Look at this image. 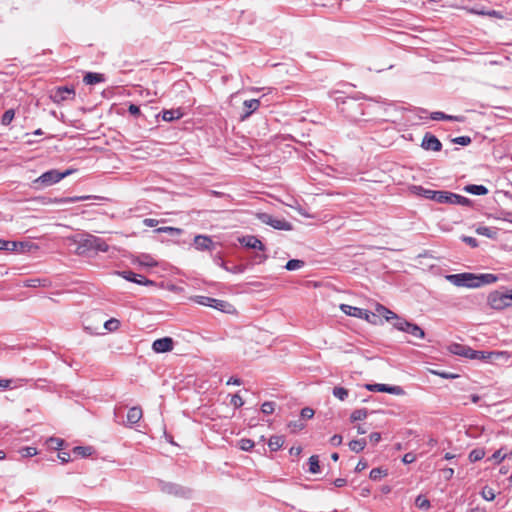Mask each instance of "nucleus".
<instances>
[{"label": "nucleus", "instance_id": "1", "mask_svg": "<svg viewBox=\"0 0 512 512\" xmlns=\"http://www.w3.org/2000/svg\"><path fill=\"white\" fill-rule=\"evenodd\" d=\"M446 280L457 287L478 288L495 283L498 277L492 273L473 274L469 272L446 275Z\"/></svg>", "mask_w": 512, "mask_h": 512}, {"label": "nucleus", "instance_id": "2", "mask_svg": "<svg viewBox=\"0 0 512 512\" xmlns=\"http://www.w3.org/2000/svg\"><path fill=\"white\" fill-rule=\"evenodd\" d=\"M338 106L340 112L350 121H358L364 115V104L355 98L347 97Z\"/></svg>", "mask_w": 512, "mask_h": 512}, {"label": "nucleus", "instance_id": "3", "mask_svg": "<svg viewBox=\"0 0 512 512\" xmlns=\"http://www.w3.org/2000/svg\"><path fill=\"white\" fill-rule=\"evenodd\" d=\"M74 171L75 170L73 169H67L63 172H60L56 169L46 171L33 181L34 188L41 189L49 187L60 182L63 178L71 175Z\"/></svg>", "mask_w": 512, "mask_h": 512}, {"label": "nucleus", "instance_id": "4", "mask_svg": "<svg viewBox=\"0 0 512 512\" xmlns=\"http://www.w3.org/2000/svg\"><path fill=\"white\" fill-rule=\"evenodd\" d=\"M109 250V245L100 237L94 235H87L83 238L77 247V251L79 254H84L87 252H107Z\"/></svg>", "mask_w": 512, "mask_h": 512}, {"label": "nucleus", "instance_id": "5", "mask_svg": "<svg viewBox=\"0 0 512 512\" xmlns=\"http://www.w3.org/2000/svg\"><path fill=\"white\" fill-rule=\"evenodd\" d=\"M487 303L491 309L502 310L512 306V290L510 292L492 291L487 296Z\"/></svg>", "mask_w": 512, "mask_h": 512}, {"label": "nucleus", "instance_id": "6", "mask_svg": "<svg viewBox=\"0 0 512 512\" xmlns=\"http://www.w3.org/2000/svg\"><path fill=\"white\" fill-rule=\"evenodd\" d=\"M439 203L450 204V205H461V206H467V207L472 205V201L469 198L464 197L459 194H456V193H453V192H450V191H445V190H440Z\"/></svg>", "mask_w": 512, "mask_h": 512}, {"label": "nucleus", "instance_id": "7", "mask_svg": "<svg viewBox=\"0 0 512 512\" xmlns=\"http://www.w3.org/2000/svg\"><path fill=\"white\" fill-rule=\"evenodd\" d=\"M192 300L203 306L212 307L222 312H229V309L232 307L230 303L224 300L215 299L207 296L197 295L192 298Z\"/></svg>", "mask_w": 512, "mask_h": 512}, {"label": "nucleus", "instance_id": "8", "mask_svg": "<svg viewBox=\"0 0 512 512\" xmlns=\"http://www.w3.org/2000/svg\"><path fill=\"white\" fill-rule=\"evenodd\" d=\"M75 96V89L69 86H59L50 92V99L58 105L64 101L74 100Z\"/></svg>", "mask_w": 512, "mask_h": 512}, {"label": "nucleus", "instance_id": "9", "mask_svg": "<svg viewBox=\"0 0 512 512\" xmlns=\"http://www.w3.org/2000/svg\"><path fill=\"white\" fill-rule=\"evenodd\" d=\"M258 218L262 223L269 225L276 230L291 231L293 229L290 222L283 218H276L268 213H261Z\"/></svg>", "mask_w": 512, "mask_h": 512}, {"label": "nucleus", "instance_id": "10", "mask_svg": "<svg viewBox=\"0 0 512 512\" xmlns=\"http://www.w3.org/2000/svg\"><path fill=\"white\" fill-rule=\"evenodd\" d=\"M365 388L372 392H385V393L398 395V396L405 394L404 389L401 386H397V385L391 386L388 384L376 383V384H366Z\"/></svg>", "mask_w": 512, "mask_h": 512}, {"label": "nucleus", "instance_id": "11", "mask_svg": "<svg viewBox=\"0 0 512 512\" xmlns=\"http://www.w3.org/2000/svg\"><path fill=\"white\" fill-rule=\"evenodd\" d=\"M119 275L122 276L125 280L139 284L144 286H152L154 285V281L146 278L141 274H137L133 271L127 270L119 272Z\"/></svg>", "mask_w": 512, "mask_h": 512}, {"label": "nucleus", "instance_id": "12", "mask_svg": "<svg viewBox=\"0 0 512 512\" xmlns=\"http://www.w3.org/2000/svg\"><path fill=\"white\" fill-rule=\"evenodd\" d=\"M193 245L199 251H212L215 248V243L208 235H196L194 237Z\"/></svg>", "mask_w": 512, "mask_h": 512}, {"label": "nucleus", "instance_id": "13", "mask_svg": "<svg viewBox=\"0 0 512 512\" xmlns=\"http://www.w3.org/2000/svg\"><path fill=\"white\" fill-rule=\"evenodd\" d=\"M421 147L424 150L438 152L442 149V143L435 135L427 132L422 139Z\"/></svg>", "mask_w": 512, "mask_h": 512}, {"label": "nucleus", "instance_id": "14", "mask_svg": "<svg viewBox=\"0 0 512 512\" xmlns=\"http://www.w3.org/2000/svg\"><path fill=\"white\" fill-rule=\"evenodd\" d=\"M174 341L171 337H163L156 339L152 343V350L156 353H165L173 350Z\"/></svg>", "mask_w": 512, "mask_h": 512}, {"label": "nucleus", "instance_id": "15", "mask_svg": "<svg viewBox=\"0 0 512 512\" xmlns=\"http://www.w3.org/2000/svg\"><path fill=\"white\" fill-rule=\"evenodd\" d=\"M239 242L246 248L259 250L264 252L266 250L265 245L253 235H247L239 238Z\"/></svg>", "mask_w": 512, "mask_h": 512}, {"label": "nucleus", "instance_id": "16", "mask_svg": "<svg viewBox=\"0 0 512 512\" xmlns=\"http://www.w3.org/2000/svg\"><path fill=\"white\" fill-rule=\"evenodd\" d=\"M412 190L418 196H421L425 199L433 200V201L439 203L440 190H430V189H426L420 185L413 186Z\"/></svg>", "mask_w": 512, "mask_h": 512}, {"label": "nucleus", "instance_id": "17", "mask_svg": "<svg viewBox=\"0 0 512 512\" xmlns=\"http://www.w3.org/2000/svg\"><path fill=\"white\" fill-rule=\"evenodd\" d=\"M160 489L164 493L181 496H184L186 492H189L184 487L170 482H161Z\"/></svg>", "mask_w": 512, "mask_h": 512}, {"label": "nucleus", "instance_id": "18", "mask_svg": "<svg viewBox=\"0 0 512 512\" xmlns=\"http://www.w3.org/2000/svg\"><path fill=\"white\" fill-rule=\"evenodd\" d=\"M213 261L216 265L233 274H241L246 269V267L242 264L234 265L232 267L226 266V262L222 259V257L219 254L214 255Z\"/></svg>", "mask_w": 512, "mask_h": 512}, {"label": "nucleus", "instance_id": "19", "mask_svg": "<svg viewBox=\"0 0 512 512\" xmlns=\"http://www.w3.org/2000/svg\"><path fill=\"white\" fill-rule=\"evenodd\" d=\"M511 358V353L508 351H491L490 363L496 365L506 364Z\"/></svg>", "mask_w": 512, "mask_h": 512}, {"label": "nucleus", "instance_id": "20", "mask_svg": "<svg viewBox=\"0 0 512 512\" xmlns=\"http://www.w3.org/2000/svg\"><path fill=\"white\" fill-rule=\"evenodd\" d=\"M143 416L140 406L131 407L127 413V424L132 426L137 424Z\"/></svg>", "mask_w": 512, "mask_h": 512}, {"label": "nucleus", "instance_id": "21", "mask_svg": "<svg viewBox=\"0 0 512 512\" xmlns=\"http://www.w3.org/2000/svg\"><path fill=\"white\" fill-rule=\"evenodd\" d=\"M340 309H341V311L343 313H345L348 316H352V317H356V318H362L363 315L366 316V310L365 309H362V308H359V307H355V306H351V305H348V304H341L340 305Z\"/></svg>", "mask_w": 512, "mask_h": 512}, {"label": "nucleus", "instance_id": "22", "mask_svg": "<svg viewBox=\"0 0 512 512\" xmlns=\"http://www.w3.org/2000/svg\"><path fill=\"white\" fill-rule=\"evenodd\" d=\"M403 332L408 333L411 336L419 339H423L425 337L424 330L420 326L412 322H408V324H405V330Z\"/></svg>", "mask_w": 512, "mask_h": 512}, {"label": "nucleus", "instance_id": "23", "mask_svg": "<svg viewBox=\"0 0 512 512\" xmlns=\"http://www.w3.org/2000/svg\"><path fill=\"white\" fill-rule=\"evenodd\" d=\"M430 118L432 120H448V121H457V122H462L464 121V117L463 116H453V115H448V114H445L441 111H436V112H432L430 114Z\"/></svg>", "mask_w": 512, "mask_h": 512}, {"label": "nucleus", "instance_id": "24", "mask_svg": "<svg viewBox=\"0 0 512 512\" xmlns=\"http://www.w3.org/2000/svg\"><path fill=\"white\" fill-rule=\"evenodd\" d=\"M463 190L467 193L473 194V195H486L488 194L489 190L484 185H476V184H469L466 185Z\"/></svg>", "mask_w": 512, "mask_h": 512}, {"label": "nucleus", "instance_id": "25", "mask_svg": "<svg viewBox=\"0 0 512 512\" xmlns=\"http://www.w3.org/2000/svg\"><path fill=\"white\" fill-rule=\"evenodd\" d=\"M104 80L105 79L103 74L95 72H88L83 78V82L87 85H95L103 82Z\"/></svg>", "mask_w": 512, "mask_h": 512}, {"label": "nucleus", "instance_id": "26", "mask_svg": "<svg viewBox=\"0 0 512 512\" xmlns=\"http://www.w3.org/2000/svg\"><path fill=\"white\" fill-rule=\"evenodd\" d=\"M375 311L377 317L381 316L385 318L387 321H392V318H396V313H394L393 311H391L390 309L381 304L376 305Z\"/></svg>", "mask_w": 512, "mask_h": 512}, {"label": "nucleus", "instance_id": "27", "mask_svg": "<svg viewBox=\"0 0 512 512\" xmlns=\"http://www.w3.org/2000/svg\"><path fill=\"white\" fill-rule=\"evenodd\" d=\"M91 198H96L95 196L85 195V196H74V197H63V198H54L51 200L52 203H75L79 201L88 200Z\"/></svg>", "mask_w": 512, "mask_h": 512}, {"label": "nucleus", "instance_id": "28", "mask_svg": "<svg viewBox=\"0 0 512 512\" xmlns=\"http://www.w3.org/2000/svg\"><path fill=\"white\" fill-rule=\"evenodd\" d=\"M474 350L468 346L455 344L453 346L452 352L456 355L463 356L469 359H472L471 352Z\"/></svg>", "mask_w": 512, "mask_h": 512}, {"label": "nucleus", "instance_id": "29", "mask_svg": "<svg viewBox=\"0 0 512 512\" xmlns=\"http://www.w3.org/2000/svg\"><path fill=\"white\" fill-rule=\"evenodd\" d=\"M72 452L77 457L85 458L93 454L94 448L91 446H76L73 448Z\"/></svg>", "mask_w": 512, "mask_h": 512}, {"label": "nucleus", "instance_id": "30", "mask_svg": "<svg viewBox=\"0 0 512 512\" xmlns=\"http://www.w3.org/2000/svg\"><path fill=\"white\" fill-rule=\"evenodd\" d=\"M476 233L478 235L485 236L490 239H495L498 235V231L496 228L493 227H487V226H479L476 229Z\"/></svg>", "mask_w": 512, "mask_h": 512}, {"label": "nucleus", "instance_id": "31", "mask_svg": "<svg viewBox=\"0 0 512 512\" xmlns=\"http://www.w3.org/2000/svg\"><path fill=\"white\" fill-rule=\"evenodd\" d=\"M183 116L179 109L164 110L162 112V119L167 122L180 119Z\"/></svg>", "mask_w": 512, "mask_h": 512}, {"label": "nucleus", "instance_id": "32", "mask_svg": "<svg viewBox=\"0 0 512 512\" xmlns=\"http://www.w3.org/2000/svg\"><path fill=\"white\" fill-rule=\"evenodd\" d=\"M243 105L247 109L246 113L243 116V118H246L249 117L253 112H255L259 108L260 101L258 99L245 100Z\"/></svg>", "mask_w": 512, "mask_h": 512}, {"label": "nucleus", "instance_id": "33", "mask_svg": "<svg viewBox=\"0 0 512 512\" xmlns=\"http://www.w3.org/2000/svg\"><path fill=\"white\" fill-rule=\"evenodd\" d=\"M285 439L283 436L274 435L271 436L268 441V446L271 451H278L284 444Z\"/></svg>", "mask_w": 512, "mask_h": 512}, {"label": "nucleus", "instance_id": "34", "mask_svg": "<svg viewBox=\"0 0 512 512\" xmlns=\"http://www.w3.org/2000/svg\"><path fill=\"white\" fill-rule=\"evenodd\" d=\"M367 442L365 439H358V440H352L349 442V448L355 453H359L364 450L366 447Z\"/></svg>", "mask_w": 512, "mask_h": 512}, {"label": "nucleus", "instance_id": "35", "mask_svg": "<svg viewBox=\"0 0 512 512\" xmlns=\"http://www.w3.org/2000/svg\"><path fill=\"white\" fill-rule=\"evenodd\" d=\"M472 359L481 360L490 363L491 351L474 350L471 352Z\"/></svg>", "mask_w": 512, "mask_h": 512}, {"label": "nucleus", "instance_id": "36", "mask_svg": "<svg viewBox=\"0 0 512 512\" xmlns=\"http://www.w3.org/2000/svg\"><path fill=\"white\" fill-rule=\"evenodd\" d=\"M368 410L365 408L362 409H356L354 410L350 415V420L352 422L363 420L367 417Z\"/></svg>", "mask_w": 512, "mask_h": 512}, {"label": "nucleus", "instance_id": "37", "mask_svg": "<svg viewBox=\"0 0 512 512\" xmlns=\"http://www.w3.org/2000/svg\"><path fill=\"white\" fill-rule=\"evenodd\" d=\"M387 470L386 469H382V468H373L371 471H370V474H369V477L371 480L373 481H378L380 479H382L383 477L387 476Z\"/></svg>", "mask_w": 512, "mask_h": 512}, {"label": "nucleus", "instance_id": "38", "mask_svg": "<svg viewBox=\"0 0 512 512\" xmlns=\"http://www.w3.org/2000/svg\"><path fill=\"white\" fill-rule=\"evenodd\" d=\"M309 472L316 474L320 472V464H319V457L317 455H312L309 460Z\"/></svg>", "mask_w": 512, "mask_h": 512}, {"label": "nucleus", "instance_id": "39", "mask_svg": "<svg viewBox=\"0 0 512 512\" xmlns=\"http://www.w3.org/2000/svg\"><path fill=\"white\" fill-rule=\"evenodd\" d=\"M485 456V451L484 449L482 448H476V449H473L470 453H469V460L471 462H477V461H480L484 458Z\"/></svg>", "mask_w": 512, "mask_h": 512}, {"label": "nucleus", "instance_id": "40", "mask_svg": "<svg viewBox=\"0 0 512 512\" xmlns=\"http://www.w3.org/2000/svg\"><path fill=\"white\" fill-rule=\"evenodd\" d=\"M332 394L339 400L344 401L348 397L349 391L344 387L336 386L333 388Z\"/></svg>", "mask_w": 512, "mask_h": 512}, {"label": "nucleus", "instance_id": "41", "mask_svg": "<svg viewBox=\"0 0 512 512\" xmlns=\"http://www.w3.org/2000/svg\"><path fill=\"white\" fill-rule=\"evenodd\" d=\"M304 265H305V262L303 260L291 259L286 263L285 268L288 271H294V270L302 268Z\"/></svg>", "mask_w": 512, "mask_h": 512}, {"label": "nucleus", "instance_id": "42", "mask_svg": "<svg viewBox=\"0 0 512 512\" xmlns=\"http://www.w3.org/2000/svg\"><path fill=\"white\" fill-rule=\"evenodd\" d=\"M156 232H158V233H168L171 236H178V235H180L183 232V230L180 229V228H176V227L165 226V227L158 228L156 230Z\"/></svg>", "mask_w": 512, "mask_h": 512}, {"label": "nucleus", "instance_id": "43", "mask_svg": "<svg viewBox=\"0 0 512 512\" xmlns=\"http://www.w3.org/2000/svg\"><path fill=\"white\" fill-rule=\"evenodd\" d=\"M14 117H15L14 109H9V110L5 111L1 118V124L3 126H8L12 122Z\"/></svg>", "mask_w": 512, "mask_h": 512}, {"label": "nucleus", "instance_id": "44", "mask_svg": "<svg viewBox=\"0 0 512 512\" xmlns=\"http://www.w3.org/2000/svg\"><path fill=\"white\" fill-rule=\"evenodd\" d=\"M120 327V321L116 318H111L104 323V328L109 332H114Z\"/></svg>", "mask_w": 512, "mask_h": 512}, {"label": "nucleus", "instance_id": "45", "mask_svg": "<svg viewBox=\"0 0 512 512\" xmlns=\"http://www.w3.org/2000/svg\"><path fill=\"white\" fill-rule=\"evenodd\" d=\"M392 321H394L392 323L393 327L402 332L405 330V324H408V322H409L406 319L398 316L397 314H396V318H392Z\"/></svg>", "mask_w": 512, "mask_h": 512}, {"label": "nucleus", "instance_id": "46", "mask_svg": "<svg viewBox=\"0 0 512 512\" xmlns=\"http://www.w3.org/2000/svg\"><path fill=\"white\" fill-rule=\"evenodd\" d=\"M415 505L419 509H428L430 507V501L422 495H419L415 500Z\"/></svg>", "mask_w": 512, "mask_h": 512}, {"label": "nucleus", "instance_id": "47", "mask_svg": "<svg viewBox=\"0 0 512 512\" xmlns=\"http://www.w3.org/2000/svg\"><path fill=\"white\" fill-rule=\"evenodd\" d=\"M482 497L487 501H492L495 499V492L490 487H484L481 491Z\"/></svg>", "mask_w": 512, "mask_h": 512}, {"label": "nucleus", "instance_id": "48", "mask_svg": "<svg viewBox=\"0 0 512 512\" xmlns=\"http://www.w3.org/2000/svg\"><path fill=\"white\" fill-rule=\"evenodd\" d=\"M275 410V403L272 401H266L261 405V411L264 414H272Z\"/></svg>", "mask_w": 512, "mask_h": 512}, {"label": "nucleus", "instance_id": "49", "mask_svg": "<svg viewBox=\"0 0 512 512\" xmlns=\"http://www.w3.org/2000/svg\"><path fill=\"white\" fill-rule=\"evenodd\" d=\"M230 403H231V405L234 406V408L238 409L244 405V400L238 393H236L231 397Z\"/></svg>", "mask_w": 512, "mask_h": 512}, {"label": "nucleus", "instance_id": "50", "mask_svg": "<svg viewBox=\"0 0 512 512\" xmlns=\"http://www.w3.org/2000/svg\"><path fill=\"white\" fill-rule=\"evenodd\" d=\"M16 246H17L16 242L5 241V240L0 239V250L13 251V250H15Z\"/></svg>", "mask_w": 512, "mask_h": 512}, {"label": "nucleus", "instance_id": "51", "mask_svg": "<svg viewBox=\"0 0 512 512\" xmlns=\"http://www.w3.org/2000/svg\"><path fill=\"white\" fill-rule=\"evenodd\" d=\"M254 447V442L250 439H241L240 448L244 451H249Z\"/></svg>", "mask_w": 512, "mask_h": 512}, {"label": "nucleus", "instance_id": "52", "mask_svg": "<svg viewBox=\"0 0 512 512\" xmlns=\"http://www.w3.org/2000/svg\"><path fill=\"white\" fill-rule=\"evenodd\" d=\"M21 454L23 457H32L37 454V449L35 447H24L21 449Z\"/></svg>", "mask_w": 512, "mask_h": 512}, {"label": "nucleus", "instance_id": "53", "mask_svg": "<svg viewBox=\"0 0 512 512\" xmlns=\"http://www.w3.org/2000/svg\"><path fill=\"white\" fill-rule=\"evenodd\" d=\"M453 142L462 146H467L471 143L469 136H459L453 139Z\"/></svg>", "mask_w": 512, "mask_h": 512}, {"label": "nucleus", "instance_id": "54", "mask_svg": "<svg viewBox=\"0 0 512 512\" xmlns=\"http://www.w3.org/2000/svg\"><path fill=\"white\" fill-rule=\"evenodd\" d=\"M507 457V454H503L502 450L499 449L493 453L491 456V460H494L496 463H500Z\"/></svg>", "mask_w": 512, "mask_h": 512}, {"label": "nucleus", "instance_id": "55", "mask_svg": "<svg viewBox=\"0 0 512 512\" xmlns=\"http://www.w3.org/2000/svg\"><path fill=\"white\" fill-rule=\"evenodd\" d=\"M267 258H268V256L265 253H262V254L256 253L253 256L252 261L254 264H262L267 260Z\"/></svg>", "mask_w": 512, "mask_h": 512}, {"label": "nucleus", "instance_id": "56", "mask_svg": "<svg viewBox=\"0 0 512 512\" xmlns=\"http://www.w3.org/2000/svg\"><path fill=\"white\" fill-rule=\"evenodd\" d=\"M314 416V410L309 408V407H305L301 410V417L304 418V419H311L312 417Z\"/></svg>", "mask_w": 512, "mask_h": 512}, {"label": "nucleus", "instance_id": "57", "mask_svg": "<svg viewBox=\"0 0 512 512\" xmlns=\"http://www.w3.org/2000/svg\"><path fill=\"white\" fill-rule=\"evenodd\" d=\"M49 443L51 447H54L57 450H60V447L63 445L64 441L59 438H50Z\"/></svg>", "mask_w": 512, "mask_h": 512}, {"label": "nucleus", "instance_id": "58", "mask_svg": "<svg viewBox=\"0 0 512 512\" xmlns=\"http://www.w3.org/2000/svg\"><path fill=\"white\" fill-rule=\"evenodd\" d=\"M462 240H463V242H465L466 244H468L469 246H471L473 248L478 246V242L474 237L463 236Z\"/></svg>", "mask_w": 512, "mask_h": 512}, {"label": "nucleus", "instance_id": "59", "mask_svg": "<svg viewBox=\"0 0 512 512\" xmlns=\"http://www.w3.org/2000/svg\"><path fill=\"white\" fill-rule=\"evenodd\" d=\"M416 460V456L409 452V453H406L403 458H402V462L404 464H410V463H413L414 461Z\"/></svg>", "mask_w": 512, "mask_h": 512}, {"label": "nucleus", "instance_id": "60", "mask_svg": "<svg viewBox=\"0 0 512 512\" xmlns=\"http://www.w3.org/2000/svg\"><path fill=\"white\" fill-rule=\"evenodd\" d=\"M369 439L373 445H376L381 440V434L378 432H373L369 435Z\"/></svg>", "mask_w": 512, "mask_h": 512}, {"label": "nucleus", "instance_id": "61", "mask_svg": "<svg viewBox=\"0 0 512 512\" xmlns=\"http://www.w3.org/2000/svg\"><path fill=\"white\" fill-rule=\"evenodd\" d=\"M128 112L133 116H139L140 115V108L139 106L135 104H130L128 107Z\"/></svg>", "mask_w": 512, "mask_h": 512}, {"label": "nucleus", "instance_id": "62", "mask_svg": "<svg viewBox=\"0 0 512 512\" xmlns=\"http://www.w3.org/2000/svg\"><path fill=\"white\" fill-rule=\"evenodd\" d=\"M58 458L61 460L62 463H67L71 459L70 453L69 452H64V451H60L58 453Z\"/></svg>", "mask_w": 512, "mask_h": 512}, {"label": "nucleus", "instance_id": "63", "mask_svg": "<svg viewBox=\"0 0 512 512\" xmlns=\"http://www.w3.org/2000/svg\"><path fill=\"white\" fill-rule=\"evenodd\" d=\"M330 443H331L333 446H339V445H341V443H342V436H341V435H338V434L333 435V436L330 438Z\"/></svg>", "mask_w": 512, "mask_h": 512}, {"label": "nucleus", "instance_id": "64", "mask_svg": "<svg viewBox=\"0 0 512 512\" xmlns=\"http://www.w3.org/2000/svg\"><path fill=\"white\" fill-rule=\"evenodd\" d=\"M486 16L502 19L503 15L500 11L497 10H487Z\"/></svg>", "mask_w": 512, "mask_h": 512}]
</instances>
